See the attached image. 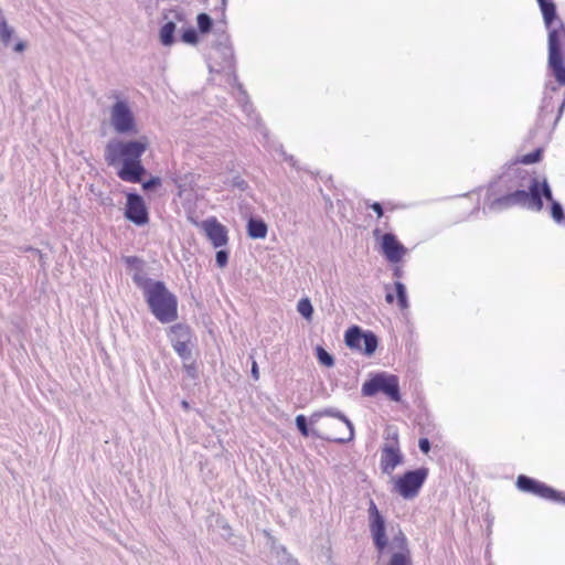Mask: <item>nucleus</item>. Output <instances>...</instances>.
I'll use <instances>...</instances> for the list:
<instances>
[{
    "instance_id": "1",
    "label": "nucleus",
    "mask_w": 565,
    "mask_h": 565,
    "mask_svg": "<svg viewBox=\"0 0 565 565\" xmlns=\"http://www.w3.org/2000/svg\"><path fill=\"white\" fill-rule=\"evenodd\" d=\"M295 425L303 437H312L340 445L354 438L352 422L335 407L316 411L309 418L299 414L295 418Z\"/></svg>"
},
{
    "instance_id": "2",
    "label": "nucleus",
    "mask_w": 565,
    "mask_h": 565,
    "mask_svg": "<svg viewBox=\"0 0 565 565\" xmlns=\"http://www.w3.org/2000/svg\"><path fill=\"white\" fill-rule=\"evenodd\" d=\"M148 146L149 142L145 136L134 140L111 139L105 147L104 158L109 167L120 166L117 170L120 180L140 183L147 173L141 157Z\"/></svg>"
},
{
    "instance_id": "3",
    "label": "nucleus",
    "mask_w": 565,
    "mask_h": 565,
    "mask_svg": "<svg viewBox=\"0 0 565 565\" xmlns=\"http://www.w3.org/2000/svg\"><path fill=\"white\" fill-rule=\"evenodd\" d=\"M494 199L489 203V210L500 212L513 206H522L531 211L540 212L543 206V199H551V186L546 180L539 182L537 179L529 180L526 188H510L509 192L492 194Z\"/></svg>"
},
{
    "instance_id": "4",
    "label": "nucleus",
    "mask_w": 565,
    "mask_h": 565,
    "mask_svg": "<svg viewBox=\"0 0 565 565\" xmlns=\"http://www.w3.org/2000/svg\"><path fill=\"white\" fill-rule=\"evenodd\" d=\"M142 296L149 311L160 323L167 324L178 319V298L163 281L152 284Z\"/></svg>"
},
{
    "instance_id": "5",
    "label": "nucleus",
    "mask_w": 565,
    "mask_h": 565,
    "mask_svg": "<svg viewBox=\"0 0 565 565\" xmlns=\"http://www.w3.org/2000/svg\"><path fill=\"white\" fill-rule=\"evenodd\" d=\"M548 31V58L547 65L555 81L565 86V64L563 46H565V25L556 13L550 25L545 24Z\"/></svg>"
},
{
    "instance_id": "6",
    "label": "nucleus",
    "mask_w": 565,
    "mask_h": 565,
    "mask_svg": "<svg viewBox=\"0 0 565 565\" xmlns=\"http://www.w3.org/2000/svg\"><path fill=\"white\" fill-rule=\"evenodd\" d=\"M215 31L218 32V35L207 55L209 70L211 73L230 71L235 74V56L230 35L224 28H216ZM234 77L236 78V75Z\"/></svg>"
},
{
    "instance_id": "7",
    "label": "nucleus",
    "mask_w": 565,
    "mask_h": 565,
    "mask_svg": "<svg viewBox=\"0 0 565 565\" xmlns=\"http://www.w3.org/2000/svg\"><path fill=\"white\" fill-rule=\"evenodd\" d=\"M363 396H375L377 393L385 394L393 402H401L398 377L386 372H379L365 381L361 388Z\"/></svg>"
},
{
    "instance_id": "8",
    "label": "nucleus",
    "mask_w": 565,
    "mask_h": 565,
    "mask_svg": "<svg viewBox=\"0 0 565 565\" xmlns=\"http://www.w3.org/2000/svg\"><path fill=\"white\" fill-rule=\"evenodd\" d=\"M535 179L527 174V172L516 166H509V168L503 171L498 179L490 184L488 194H500L503 192H509L510 188L518 186L526 188L529 185V180Z\"/></svg>"
},
{
    "instance_id": "9",
    "label": "nucleus",
    "mask_w": 565,
    "mask_h": 565,
    "mask_svg": "<svg viewBox=\"0 0 565 565\" xmlns=\"http://www.w3.org/2000/svg\"><path fill=\"white\" fill-rule=\"evenodd\" d=\"M515 484L522 492L531 493L544 500L565 504V492L558 491L537 479L526 475H520L516 478Z\"/></svg>"
},
{
    "instance_id": "10",
    "label": "nucleus",
    "mask_w": 565,
    "mask_h": 565,
    "mask_svg": "<svg viewBox=\"0 0 565 565\" xmlns=\"http://www.w3.org/2000/svg\"><path fill=\"white\" fill-rule=\"evenodd\" d=\"M428 468L407 470L395 481L394 490L404 499L415 498L428 477Z\"/></svg>"
},
{
    "instance_id": "11",
    "label": "nucleus",
    "mask_w": 565,
    "mask_h": 565,
    "mask_svg": "<svg viewBox=\"0 0 565 565\" xmlns=\"http://www.w3.org/2000/svg\"><path fill=\"white\" fill-rule=\"evenodd\" d=\"M367 520L374 547L379 553L382 554L388 546V539L386 535V520L372 499L369 501Z\"/></svg>"
},
{
    "instance_id": "12",
    "label": "nucleus",
    "mask_w": 565,
    "mask_h": 565,
    "mask_svg": "<svg viewBox=\"0 0 565 565\" xmlns=\"http://www.w3.org/2000/svg\"><path fill=\"white\" fill-rule=\"evenodd\" d=\"M111 126L120 135H136L137 125L134 113L125 100H117L110 110Z\"/></svg>"
},
{
    "instance_id": "13",
    "label": "nucleus",
    "mask_w": 565,
    "mask_h": 565,
    "mask_svg": "<svg viewBox=\"0 0 565 565\" xmlns=\"http://www.w3.org/2000/svg\"><path fill=\"white\" fill-rule=\"evenodd\" d=\"M125 217L131 223L142 226L149 222V212L143 198L138 193H128Z\"/></svg>"
},
{
    "instance_id": "14",
    "label": "nucleus",
    "mask_w": 565,
    "mask_h": 565,
    "mask_svg": "<svg viewBox=\"0 0 565 565\" xmlns=\"http://www.w3.org/2000/svg\"><path fill=\"white\" fill-rule=\"evenodd\" d=\"M124 262L127 268L132 271L131 279L136 287L142 292L152 286L157 280L148 277L146 262L138 256H125Z\"/></svg>"
},
{
    "instance_id": "15",
    "label": "nucleus",
    "mask_w": 565,
    "mask_h": 565,
    "mask_svg": "<svg viewBox=\"0 0 565 565\" xmlns=\"http://www.w3.org/2000/svg\"><path fill=\"white\" fill-rule=\"evenodd\" d=\"M124 262L127 268L132 271L131 279L136 287L142 292L152 286L157 280L148 277L146 262L138 256H125Z\"/></svg>"
},
{
    "instance_id": "16",
    "label": "nucleus",
    "mask_w": 565,
    "mask_h": 565,
    "mask_svg": "<svg viewBox=\"0 0 565 565\" xmlns=\"http://www.w3.org/2000/svg\"><path fill=\"white\" fill-rule=\"evenodd\" d=\"M124 262L127 268L132 271L131 279L136 287L142 292L152 286L157 280L148 277L146 262L138 256H125Z\"/></svg>"
},
{
    "instance_id": "17",
    "label": "nucleus",
    "mask_w": 565,
    "mask_h": 565,
    "mask_svg": "<svg viewBox=\"0 0 565 565\" xmlns=\"http://www.w3.org/2000/svg\"><path fill=\"white\" fill-rule=\"evenodd\" d=\"M124 262L127 268L132 271L131 279L136 287L142 292L152 286L157 280L148 277L146 262L138 256H125Z\"/></svg>"
},
{
    "instance_id": "18",
    "label": "nucleus",
    "mask_w": 565,
    "mask_h": 565,
    "mask_svg": "<svg viewBox=\"0 0 565 565\" xmlns=\"http://www.w3.org/2000/svg\"><path fill=\"white\" fill-rule=\"evenodd\" d=\"M382 252L391 263H398L407 253V248L397 239L393 233H385L382 236Z\"/></svg>"
},
{
    "instance_id": "19",
    "label": "nucleus",
    "mask_w": 565,
    "mask_h": 565,
    "mask_svg": "<svg viewBox=\"0 0 565 565\" xmlns=\"http://www.w3.org/2000/svg\"><path fill=\"white\" fill-rule=\"evenodd\" d=\"M205 235L215 248L225 246L228 242L227 230L215 217H210L202 223Z\"/></svg>"
},
{
    "instance_id": "20",
    "label": "nucleus",
    "mask_w": 565,
    "mask_h": 565,
    "mask_svg": "<svg viewBox=\"0 0 565 565\" xmlns=\"http://www.w3.org/2000/svg\"><path fill=\"white\" fill-rule=\"evenodd\" d=\"M403 454L399 445H384L381 450L380 466L382 472L392 473L393 470L403 462Z\"/></svg>"
},
{
    "instance_id": "21",
    "label": "nucleus",
    "mask_w": 565,
    "mask_h": 565,
    "mask_svg": "<svg viewBox=\"0 0 565 565\" xmlns=\"http://www.w3.org/2000/svg\"><path fill=\"white\" fill-rule=\"evenodd\" d=\"M168 339L171 344L177 343L178 341L181 342H193L195 340L193 330L191 327L186 323H175L172 324L168 332H167Z\"/></svg>"
},
{
    "instance_id": "22",
    "label": "nucleus",
    "mask_w": 565,
    "mask_h": 565,
    "mask_svg": "<svg viewBox=\"0 0 565 565\" xmlns=\"http://www.w3.org/2000/svg\"><path fill=\"white\" fill-rule=\"evenodd\" d=\"M268 226L263 218L250 217L247 222V235L253 239H262L267 236Z\"/></svg>"
},
{
    "instance_id": "23",
    "label": "nucleus",
    "mask_w": 565,
    "mask_h": 565,
    "mask_svg": "<svg viewBox=\"0 0 565 565\" xmlns=\"http://www.w3.org/2000/svg\"><path fill=\"white\" fill-rule=\"evenodd\" d=\"M364 335V330L359 326L350 327L344 333V343L352 350H362V339Z\"/></svg>"
},
{
    "instance_id": "24",
    "label": "nucleus",
    "mask_w": 565,
    "mask_h": 565,
    "mask_svg": "<svg viewBox=\"0 0 565 565\" xmlns=\"http://www.w3.org/2000/svg\"><path fill=\"white\" fill-rule=\"evenodd\" d=\"M177 25L173 21L166 22L159 33L160 42L163 46H171L175 42Z\"/></svg>"
},
{
    "instance_id": "25",
    "label": "nucleus",
    "mask_w": 565,
    "mask_h": 565,
    "mask_svg": "<svg viewBox=\"0 0 565 565\" xmlns=\"http://www.w3.org/2000/svg\"><path fill=\"white\" fill-rule=\"evenodd\" d=\"M362 342L363 347L361 351L363 352V354H365L366 356L373 355L379 347L377 335L373 331L366 330L364 331Z\"/></svg>"
},
{
    "instance_id": "26",
    "label": "nucleus",
    "mask_w": 565,
    "mask_h": 565,
    "mask_svg": "<svg viewBox=\"0 0 565 565\" xmlns=\"http://www.w3.org/2000/svg\"><path fill=\"white\" fill-rule=\"evenodd\" d=\"M536 1L539 3L540 10L543 15L544 24L550 25L551 20L553 18H556V13H557L556 4L554 3L553 0H536Z\"/></svg>"
},
{
    "instance_id": "27",
    "label": "nucleus",
    "mask_w": 565,
    "mask_h": 565,
    "mask_svg": "<svg viewBox=\"0 0 565 565\" xmlns=\"http://www.w3.org/2000/svg\"><path fill=\"white\" fill-rule=\"evenodd\" d=\"M174 352L178 354V356L182 360V362H189L192 360V349L194 347L193 342H181L178 341L174 344H171Z\"/></svg>"
},
{
    "instance_id": "28",
    "label": "nucleus",
    "mask_w": 565,
    "mask_h": 565,
    "mask_svg": "<svg viewBox=\"0 0 565 565\" xmlns=\"http://www.w3.org/2000/svg\"><path fill=\"white\" fill-rule=\"evenodd\" d=\"M551 203V216L557 224H565V211L563 205L554 200L551 192V199H546Z\"/></svg>"
},
{
    "instance_id": "29",
    "label": "nucleus",
    "mask_w": 565,
    "mask_h": 565,
    "mask_svg": "<svg viewBox=\"0 0 565 565\" xmlns=\"http://www.w3.org/2000/svg\"><path fill=\"white\" fill-rule=\"evenodd\" d=\"M542 157H543V149L542 148H536L535 150H533L530 153H526L524 156L518 157L514 160L513 166H516L518 163H523V164L537 163V162H540L542 160Z\"/></svg>"
},
{
    "instance_id": "30",
    "label": "nucleus",
    "mask_w": 565,
    "mask_h": 565,
    "mask_svg": "<svg viewBox=\"0 0 565 565\" xmlns=\"http://www.w3.org/2000/svg\"><path fill=\"white\" fill-rule=\"evenodd\" d=\"M394 286H395L396 299H397L398 307L402 310L407 309L409 303H408V298H407V292H406L405 285L403 282H401V281H396L394 284Z\"/></svg>"
},
{
    "instance_id": "31",
    "label": "nucleus",
    "mask_w": 565,
    "mask_h": 565,
    "mask_svg": "<svg viewBox=\"0 0 565 565\" xmlns=\"http://www.w3.org/2000/svg\"><path fill=\"white\" fill-rule=\"evenodd\" d=\"M316 356L319 363L327 367H332L334 365V358L327 350H324L321 345L316 348Z\"/></svg>"
},
{
    "instance_id": "32",
    "label": "nucleus",
    "mask_w": 565,
    "mask_h": 565,
    "mask_svg": "<svg viewBox=\"0 0 565 565\" xmlns=\"http://www.w3.org/2000/svg\"><path fill=\"white\" fill-rule=\"evenodd\" d=\"M196 22L199 31L203 34L209 33L213 28V19L207 13H199Z\"/></svg>"
},
{
    "instance_id": "33",
    "label": "nucleus",
    "mask_w": 565,
    "mask_h": 565,
    "mask_svg": "<svg viewBox=\"0 0 565 565\" xmlns=\"http://www.w3.org/2000/svg\"><path fill=\"white\" fill-rule=\"evenodd\" d=\"M237 88H238L237 100L242 105V108L246 113V115L250 116V114L253 113V106L249 103L248 95H247L246 90L243 88L242 84H238Z\"/></svg>"
},
{
    "instance_id": "34",
    "label": "nucleus",
    "mask_w": 565,
    "mask_h": 565,
    "mask_svg": "<svg viewBox=\"0 0 565 565\" xmlns=\"http://www.w3.org/2000/svg\"><path fill=\"white\" fill-rule=\"evenodd\" d=\"M388 565H412L411 552L393 553Z\"/></svg>"
},
{
    "instance_id": "35",
    "label": "nucleus",
    "mask_w": 565,
    "mask_h": 565,
    "mask_svg": "<svg viewBox=\"0 0 565 565\" xmlns=\"http://www.w3.org/2000/svg\"><path fill=\"white\" fill-rule=\"evenodd\" d=\"M13 32V29L9 26L6 19L2 18L0 21V40L6 46L10 44Z\"/></svg>"
},
{
    "instance_id": "36",
    "label": "nucleus",
    "mask_w": 565,
    "mask_h": 565,
    "mask_svg": "<svg viewBox=\"0 0 565 565\" xmlns=\"http://www.w3.org/2000/svg\"><path fill=\"white\" fill-rule=\"evenodd\" d=\"M297 310L303 318L308 320L312 318L313 307L308 298H303L298 301Z\"/></svg>"
},
{
    "instance_id": "37",
    "label": "nucleus",
    "mask_w": 565,
    "mask_h": 565,
    "mask_svg": "<svg viewBox=\"0 0 565 565\" xmlns=\"http://www.w3.org/2000/svg\"><path fill=\"white\" fill-rule=\"evenodd\" d=\"M393 544L398 550V552H411L408 548L407 537L402 530H398V532L394 535Z\"/></svg>"
},
{
    "instance_id": "38",
    "label": "nucleus",
    "mask_w": 565,
    "mask_h": 565,
    "mask_svg": "<svg viewBox=\"0 0 565 565\" xmlns=\"http://www.w3.org/2000/svg\"><path fill=\"white\" fill-rule=\"evenodd\" d=\"M181 41L186 44H196L199 42L198 31L192 26L183 30V32L181 33Z\"/></svg>"
},
{
    "instance_id": "39",
    "label": "nucleus",
    "mask_w": 565,
    "mask_h": 565,
    "mask_svg": "<svg viewBox=\"0 0 565 565\" xmlns=\"http://www.w3.org/2000/svg\"><path fill=\"white\" fill-rule=\"evenodd\" d=\"M231 185L241 192H246L249 189L248 182L239 175H236L231 180Z\"/></svg>"
},
{
    "instance_id": "40",
    "label": "nucleus",
    "mask_w": 565,
    "mask_h": 565,
    "mask_svg": "<svg viewBox=\"0 0 565 565\" xmlns=\"http://www.w3.org/2000/svg\"><path fill=\"white\" fill-rule=\"evenodd\" d=\"M161 185V179L159 177H151L147 181L142 182V189L145 191H153Z\"/></svg>"
},
{
    "instance_id": "41",
    "label": "nucleus",
    "mask_w": 565,
    "mask_h": 565,
    "mask_svg": "<svg viewBox=\"0 0 565 565\" xmlns=\"http://www.w3.org/2000/svg\"><path fill=\"white\" fill-rule=\"evenodd\" d=\"M215 262L220 268L225 267L228 263V252L225 249L217 250L215 254Z\"/></svg>"
},
{
    "instance_id": "42",
    "label": "nucleus",
    "mask_w": 565,
    "mask_h": 565,
    "mask_svg": "<svg viewBox=\"0 0 565 565\" xmlns=\"http://www.w3.org/2000/svg\"><path fill=\"white\" fill-rule=\"evenodd\" d=\"M183 370L185 371L188 376H190L191 379L198 377V369H196V365L194 362H191V363L183 362Z\"/></svg>"
},
{
    "instance_id": "43",
    "label": "nucleus",
    "mask_w": 565,
    "mask_h": 565,
    "mask_svg": "<svg viewBox=\"0 0 565 565\" xmlns=\"http://www.w3.org/2000/svg\"><path fill=\"white\" fill-rule=\"evenodd\" d=\"M418 447L422 452L428 454L430 451L431 444L428 438L423 437L418 440Z\"/></svg>"
},
{
    "instance_id": "44",
    "label": "nucleus",
    "mask_w": 565,
    "mask_h": 565,
    "mask_svg": "<svg viewBox=\"0 0 565 565\" xmlns=\"http://www.w3.org/2000/svg\"><path fill=\"white\" fill-rule=\"evenodd\" d=\"M366 205L376 213L379 218L384 215V210L380 202H373V203L366 202Z\"/></svg>"
},
{
    "instance_id": "45",
    "label": "nucleus",
    "mask_w": 565,
    "mask_h": 565,
    "mask_svg": "<svg viewBox=\"0 0 565 565\" xmlns=\"http://www.w3.org/2000/svg\"><path fill=\"white\" fill-rule=\"evenodd\" d=\"M386 440H390L391 443H386L385 445H399L398 433L396 430H394V431L388 430L386 434Z\"/></svg>"
},
{
    "instance_id": "46",
    "label": "nucleus",
    "mask_w": 565,
    "mask_h": 565,
    "mask_svg": "<svg viewBox=\"0 0 565 565\" xmlns=\"http://www.w3.org/2000/svg\"><path fill=\"white\" fill-rule=\"evenodd\" d=\"M227 0H221V21L220 23L225 28L226 21H225V10H226Z\"/></svg>"
},
{
    "instance_id": "47",
    "label": "nucleus",
    "mask_w": 565,
    "mask_h": 565,
    "mask_svg": "<svg viewBox=\"0 0 565 565\" xmlns=\"http://www.w3.org/2000/svg\"><path fill=\"white\" fill-rule=\"evenodd\" d=\"M250 373H252V377L255 381H257L259 379V371H258V365H257L256 361H253V363H252Z\"/></svg>"
},
{
    "instance_id": "48",
    "label": "nucleus",
    "mask_w": 565,
    "mask_h": 565,
    "mask_svg": "<svg viewBox=\"0 0 565 565\" xmlns=\"http://www.w3.org/2000/svg\"><path fill=\"white\" fill-rule=\"evenodd\" d=\"M551 99L552 97H548L546 94L544 95L543 104L541 106V114L551 106Z\"/></svg>"
},
{
    "instance_id": "49",
    "label": "nucleus",
    "mask_w": 565,
    "mask_h": 565,
    "mask_svg": "<svg viewBox=\"0 0 565 565\" xmlns=\"http://www.w3.org/2000/svg\"><path fill=\"white\" fill-rule=\"evenodd\" d=\"M25 50V43L23 41H19L14 44L13 46V51L14 52H18V53H21Z\"/></svg>"
},
{
    "instance_id": "50",
    "label": "nucleus",
    "mask_w": 565,
    "mask_h": 565,
    "mask_svg": "<svg viewBox=\"0 0 565 565\" xmlns=\"http://www.w3.org/2000/svg\"><path fill=\"white\" fill-rule=\"evenodd\" d=\"M403 274H404V271H403L402 267H399V266H395L394 267V269H393V276L394 277L399 279V278L403 277Z\"/></svg>"
},
{
    "instance_id": "51",
    "label": "nucleus",
    "mask_w": 565,
    "mask_h": 565,
    "mask_svg": "<svg viewBox=\"0 0 565 565\" xmlns=\"http://www.w3.org/2000/svg\"><path fill=\"white\" fill-rule=\"evenodd\" d=\"M564 108H565V98L563 99V102H562V104H561V106L558 108V114L556 116L555 124L559 120V118H561V116H562V114L564 111Z\"/></svg>"
},
{
    "instance_id": "52",
    "label": "nucleus",
    "mask_w": 565,
    "mask_h": 565,
    "mask_svg": "<svg viewBox=\"0 0 565 565\" xmlns=\"http://www.w3.org/2000/svg\"><path fill=\"white\" fill-rule=\"evenodd\" d=\"M385 300L387 303H393L394 301V295L391 291L386 292Z\"/></svg>"
},
{
    "instance_id": "53",
    "label": "nucleus",
    "mask_w": 565,
    "mask_h": 565,
    "mask_svg": "<svg viewBox=\"0 0 565 565\" xmlns=\"http://www.w3.org/2000/svg\"><path fill=\"white\" fill-rule=\"evenodd\" d=\"M181 407L186 412L191 408L190 403L185 399L181 401Z\"/></svg>"
},
{
    "instance_id": "54",
    "label": "nucleus",
    "mask_w": 565,
    "mask_h": 565,
    "mask_svg": "<svg viewBox=\"0 0 565 565\" xmlns=\"http://www.w3.org/2000/svg\"><path fill=\"white\" fill-rule=\"evenodd\" d=\"M285 160L288 161L292 167L296 168V161L292 156H285Z\"/></svg>"
},
{
    "instance_id": "55",
    "label": "nucleus",
    "mask_w": 565,
    "mask_h": 565,
    "mask_svg": "<svg viewBox=\"0 0 565 565\" xmlns=\"http://www.w3.org/2000/svg\"><path fill=\"white\" fill-rule=\"evenodd\" d=\"M280 551H281L284 554H287V550H286V547H285V546H282V545H280V546H278V547H277V553H279Z\"/></svg>"
}]
</instances>
